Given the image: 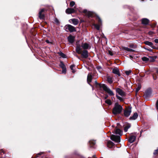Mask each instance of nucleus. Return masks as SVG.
<instances>
[{"label": "nucleus", "mask_w": 158, "mask_h": 158, "mask_svg": "<svg viewBox=\"0 0 158 158\" xmlns=\"http://www.w3.org/2000/svg\"><path fill=\"white\" fill-rule=\"evenodd\" d=\"M123 107L118 102H116L113 109V113L114 115L120 114L122 111Z\"/></svg>", "instance_id": "f257e3e1"}, {"label": "nucleus", "mask_w": 158, "mask_h": 158, "mask_svg": "<svg viewBox=\"0 0 158 158\" xmlns=\"http://www.w3.org/2000/svg\"><path fill=\"white\" fill-rule=\"evenodd\" d=\"M95 83L96 85H99L100 87L102 88L110 96H113L114 94L113 92L110 89V88L107 87L106 85L104 84H99L97 81H95Z\"/></svg>", "instance_id": "f03ea898"}, {"label": "nucleus", "mask_w": 158, "mask_h": 158, "mask_svg": "<svg viewBox=\"0 0 158 158\" xmlns=\"http://www.w3.org/2000/svg\"><path fill=\"white\" fill-rule=\"evenodd\" d=\"M64 28L67 32H72L76 31L75 27L69 24L66 25L64 26Z\"/></svg>", "instance_id": "7ed1b4c3"}, {"label": "nucleus", "mask_w": 158, "mask_h": 158, "mask_svg": "<svg viewBox=\"0 0 158 158\" xmlns=\"http://www.w3.org/2000/svg\"><path fill=\"white\" fill-rule=\"evenodd\" d=\"M111 139L116 143H119L120 141V137L119 136L112 135L110 137Z\"/></svg>", "instance_id": "20e7f679"}, {"label": "nucleus", "mask_w": 158, "mask_h": 158, "mask_svg": "<svg viewBox=\"0 0 158 158\" xmlns=\"http://www.w3.org/2000/svg\"><path fill=\"white\" fill-rule=\"evenodd\" d=\"M131 111V108H126L124 111V115L125 117H128L130 114Z\"/></svg>", "instance_id": "39448f33"}, {"label": "nucleus", "mask_w": 158, "mask_h": 158, "mask_svg": "<svg viewBox=\"0 0 158 158\" xmlns=\"http://www.w3.org/2000/svg\"><path fill=\"white\" fill-rule=\"evenodd\" d=\"M116 91L117 93L122 96H124L125 95V92L120 88H118L116 89Z\"/></svg>", "instance_id": "423d86ee"}, {"label": "nucleus", "mask_w": 158, "mask_h": 158, "mask_svg": "<svg viewBox=\"0 0 158 158\" xmlns=\"http://www.w3.org/2000/svg\"><path fill=\"white\" fill-rule=\"evenodd\" d=\"M82 57L85 58H86L88 57V52L86 50H84L81 54Z\"/></svg>", "instance_id": "0eeeda50"}, {"label": "nucleus", "mask_w": 158, "mask_h": 158, "mask_svg": "<svg viewBox=\"0 0 158 158\" xmlns=\"http://www.w3.org/2000/svg\"><path fill=\"white\" fill-rule=\"evenodd\" d=\"M44 11V9H43L41 10L39 13V17L40 19H43L44 18V15L43 13Z\"/></svg>", "instance_id": "6e6552de"}, {"label": "nucleus", "mask_w": 158, "mask_h": 158, "mask_svg": "<svg viewBox=\"0 0 158 158\" xmlns=\"http://www.w3.org/2000/svg\"><path fill=\"white\" fill-rule=\"evenodd\" d=\"M75 10L73 8H68L66 10V12L68 14H70L74 13Z\"/></svg>", "instance_id": "1a4fd4ad"}, {"label": "nucleus", "mask_w": 158, "mask_h": 158, "mask_svg": "<svg viewBox=\"0 0 158 158\" xmlns=\"http://www.w3.org/2000/svg\"><path fill=\"white\" fill-rule=\"evenodd\" d=\"M75 37L72 35H70L68 37V40L69 42L71 43H72L73 42L74 40Z\"/></svg>", "instance_id": "9d476101"}, {"label": "nucleus", "mask_w": 158, "mask_h": 158, "mask_svg": "<svg viewBox=\"0 0 158 158\" xmlns=\"http://www.w3.org/2000/svg\"><path fill=\"white\" fill-rule=\"evenodd\" d=\"M138 114L136 112L132 116L130 117L129 119L130 120H135L138 117Z\"/></svg>", "instance_id": "9b49d317"}, {"label": "nucleus", "mask_w": 158, "mask_h": 158, "mask_svg": "<svg viewBox=\"0 0 158 158\" xmlns=\"http://www.w3.org/2000/svg\"><path fill=\"white\" fill-rule=\"evenodd\" d=\"M136 139V136L131 135L129 139V142L131 143H133L135 141Z\"/></svg>", "instance_id": "f8f14e48"}, {"label": "nucleus", "mask_w": 158, "mask_h": 158, "mask_svg": "<svg viewBox=\"0 0 158 158\" xmlns=\"http://www.w3.org/2000/svg\"><path fill=\"white\" fill-rule=\"evenodd\" d=\"M112 72L114 74L118 75L119 76H120L119 69L117 68H114L113 69Z\"/></svg>", "instance_id": "ddd939ff"}, {"label": "nucleus", "mask_w": 158, "mask_h": 158, "mask_svg": "<svg viewBox=\"0 0 158 158\" xmlns=\"http://www.w3.org/2000/svg\"><path fill=\"white\" fill-rule=\"evenodd\" d=\"M144 43L146 45H148L150 47H151L152 48H155V47L153 46V44L150 42H149L148 41H146L144 42Z\"/></svg>", "instance_id": "4468645a"}, {"label": "nucleus", "mask_w": 158, "mask_h": 158, "mask_svg": "<svg viewBox=\"0 0 158 158\" xmlns=\"http://www.w3.org/2000/svg\"><path fill=\"white\" fill-rule=\"evenodd\" d=\"M92 75L90 73H89L88 74L87 76V81L88 82V83L90 85V82L91 81L92 79Z\"/></svg>", "instance_id": "2eb2a0df"}, {"label": "nucleus", "mask_w": 158, "mask_h": 158, "mask_svg": "<svg viewBox=\"0 0 158 158\" xmlns=\"http://www.w3.org/2000/svg\"><path fill=\"white\" fill-rule=\"evenodd\" d=\"M81 48L80 45H77L76 47V51L79 54L81 53Z\"/></svg>", "instance_id": "dca6fc26"}, {"label": "nucleus", "mask_w": 158, "mask_h": 158, "mask_svg": "<svg viewBox=\"0 0 158 158\" xmlns=\"http://www.w3.org/2000/svg\"><path fill=\"white\" fill-rule=\"evenodd\" d=\"M149 20L147 19H143L142 20V23L144 25H147L148 24Z\"/></svg>", "instance_id": "f3484780"}, {"label": "nucleus", "mask_w": 158, "mask_h": 158, "mask_svg": "<svg viewBox=\"0 0 158 158\" xmlns=\"http://www.w3.org/2000/svg\"><path fill=\"white\" fill-rule=\"evenodd\" d=\"M115 133L116 134L121 135H122L123 132L120 129L117 128H116Z\"/></svg>", "instance_id": "a211bd4d"}, {"label": "nucleus", "mask_w": 158, "mask_h": 158, "mask_svg": "<svg viewBox=\"0 0 158 158\" xmlns=\"http://www.w3.org/2000/svg\"><path fill=\"white\" fill-rule=\"evenodd\" d=\"M123 50L130 52H132L134 51V50L126 47H123Z\"/></svg>", "instance_id": "6ab92c4d"}, {"label": "nucleus", "mask_w": 158, "mask_h": 158, "mask_svg": "<svg viewBox=\"0 0 158 158\" xmlns=\"http://www.w3.org/2000/svg\"><path fill=\"white\" fill-rule=\"evenodd\" d=\"M72 23L75 25H77L78 23V19H73L70 20Z\"/></svg>", "instance_id": "aec40b11"}, {"label": "nucleus", "mask_w": 158, "mask_h": 158, "mask_svg": "<svg viewBox=\"0 0 158 158\" xmlns=\"http://www.w3.org/2000/svg\"><path fill=\"white\" fill-rule=\"evenodd\" d=\"M81 47L84 49H88L89 47V45L85 43L84 44H82Z\"/></svg>", "instance_id": "412c9836"}, {"label": "nucleus", "mask_w": 158, "mask_h": 158, "mask_svg": "<svg viewBox=\"0 0 158 158\" xmlns=\"http://www.w3.org/2000/svg\"><path fill=\"white\" fill-rule=\"evenodd\" d=\"M89 143L90 145H91L92 146H93L95 144L96 142L95 140H91L89 141Z\"/></svg>", "instance_id": "4be33fe9"}, {"label": "nucleus", "mask_w": 158, "mask_h": 158, "mask_svg": "<svg viewBox=\"0 0 158 158\" xmlns=\"http://www.w3.org/2000/svg\"><path fill=\"white\" fill-rule=\"evenodd\" d=\"M105 102L106 104H108V105H110L112 103L111 101V100L110 99H106V100Z\"/></svg>", "instance_id": "5701e85b"}, {"label": "nucleus", "mask_w": 158, "mask_h": 158, "mask_svg": "<svg viewBox=\"0 0 158 158\" xmlns=\"http://www.w3.org/2000/svg\"><path fill=\"white\" fill-rule=\"evenodd\" d=\"M130 125H127L124 128V131L125 132H126L127 131L128 129L130 128Z\"/></svg>", "instance_id": "b1692460"}, {"label": "nucleus", "mask_w": 158, "mask_h": 158, "mask_svg": "<svg viewBox=\"0 0 158 158\" xmlns=\"http://www.w3.org/2000/svg\"><path fill=\"white\" fill-rule=\"evenodd\" d=\"M59 54L60 56L63 57V58H66V55L62 52H59Z\"/></svg>", "instance_id": "393cba45"}, {"label": "nucleus", "mask_w": 158, "mask_h": 158, "mask_svg": "<svg viewBox=\"0 0 158 158\" xmlns=\"http://www.w3.org/2000/svg\"><path fill=\"white\" fill-rule=\"evenodd\" d=\"M60 66L62 69L65 68V66L64 64L62 61L60 62V63L59 65Z\"/></svg>", "instance_id": "a878e982"}, {"label": "nucleus", "mask_w": 158, "mask_h": 158, "mask_svg": "<svg viewBox=\"0 0 158 158\" xmlns=\"http://www.w3.org/2000/svg\"><path fill=\"white\" fill-rule=\"evenodd\" d=\"M107 81L110 84L112 83L113 82L112 79L110 77H108L107 78Z\"/></svg>", "instance_id": "bb28decb"}, {"label": "nucleus", "mask_w": 158, "mask_h": 158, "mask_svg": "<svg viewBox=\"0 0 158 158\" xmlns=\"http://www.w3.org/2000/svg\"><path fill=\"white\" fill-rule=\"evenodd\" d=\"M54 22L56 24L59 25L60 24V22L59 20L56 18L54 20Z\"/></svg>", "instance_id": "cd10ccee"}, {"label": "nucleus", "mask_w": 158, "mask_h": 158, "mask_svg": "<svg viewBox=\"0 0 158 158\" xmlns=\"http://www.w3.org/2000/svg\"><path fill=\"white\" fill-rule=\"evenodd\" d=\"M142 60L143 61H148L149 60V59L146 57H144L142 58Z\"/></svg>", "instance_id": "c85d7f7f"}, {"label": "nucleus", "mask_w": 158, "mask_h": 158, "mask_svg": "<svg viewBox=\"0 0 158 158\" xmlns=\"http://www.w3.org/2000/svg\"><path fill=\"white\" fill-rule=\"evenodd\" d=\"M141 88V86L140 85H139L138 86L137 88L136 89V92L137 93L139 91L140 89Z\"/></svg>", "instance_id": "c756f323"}, {"label": "nucleus", "mask_w": 158, "mask_h": 158, "mask_svg": "<svg viewBox=\"0 0 158 158\" xmlns=\"http://www.w3.org/2000/svg\"><path fill=\"white\" fill-rule=\"evenodd\" d=\"M94 27L96 28L99 30L100 29V26L98 24H94Z\"/></svg>", "instance_id": "7c9ffc66"}, {"label": "nucleus", "mask_w": 158, "mask_h": 158, "mask_svg": "<svg viewBox=\"0 0 158 158\" xmlns=\"http://www.w3.org/2000/svg\"><path fill=\"white\" fill-rule=\"evenodd\" d=\"M86 14L88 17H91L92 15L91 13L89 11L87 12Z\"/></svg>", "instance_id": "2f4dec72"}, {"label": "nucleus", "mask_w": 158, "mask_h": 158, "mask_svg": "<svg viewBox=\"0 0 158 158\" xmlns=\"http://www.w3.org/2000/svg\"><path fill=\"white\" fill-rule=\"evenodd\" d=\"M75 4V3L73 1H72L70 2V6L73 7V6Z\"/></svg>", "instance_id": "473e14b6"}, {"label": "nucleus", "mask_w": 158, "mask_h": 158, "mask_svg": "<svg viewBox=\"0 0 158 158\" xmlns=\"http://www.w3.org/2000/svg\"><path fill=\"white\" fill-rule=\"evenodd\" d=\"M125 72L127 75H129L131 73V70H129L128 71H126Z\"/></svg>", "instance_id": "72a5a7b5"}, {"label": "nucleus", "mask_w": 158, "mask_h": 158, "mask_svg": "<svg viewBox=\"0 0 158 158\" xmlns=\"http://www.w3.org/2000/svg\"><path fill=\"white\" fill-rule=\"evenodd\" d=\"M74 65H72L70 67L71 69L72 70V72L73 73L75 72V71L73 69V68L74 67Z\"/></svg>", "instance_id": "f704fd0d"}, {"label": "nucleus", "mask_w": 158, "mask_h": 158, "mask_svg": "<svg viewBox=\"0 0 158 158\" xmlns=\"http://www.w3.org/2000/svg\"><path fill=\"white\" fill-rule=\"evenodd\" d=\"M107 144L108 145H111L113 146L114 144V143L111 141H108Z\"/></svg>", "instance_id": "c9c22d12"}, {"label": "nucleus", "mask_w": 158, "mask_h": 158, "mask_svg": "<svg viewBox=\"0 0 158 158\" xmlns=\"http://www.w3.org/2000/svg\"><path fill=\"white\" fill-rule=\"evenodd\" d=\"M108 53L111 56H113L114 54V53L110 50H109L108 51Z\"/></svg>", "instance_id": "e433bc0d"}, {"label": "nucleus", "mask_w": 158, "mask_h": 158, "mask_svg": "<svg viewBox=\"0 0 158 158\" xmlns=\"http://www.w3.org/2000/svg\"><path fill=\"white\" fill-rule=\"evenodd\" d=\"M116 96L117 98L119 100H120V101H122L123 100V99L121 97L118 96L117 95H116Z\"/></svg>", "instance_id": "4c0bfd02"}, {"label": "nucleus", "mask_w": 158, "mask_h": 158, "mask_svg": "<svg viewBox=\"0 0 158 158\" xmlns=\"http://www.w3.org/2000/svg\"><path fill=\"white\" fill-rule=\"evenodd\" d=\"M62 69V73H65L66 72V69L65 68H63Z\"/></svg>", "instance_id": "58836bf2"}, {"label": "nucleus", "mask_w": 158, "mask_h": 158, "mask_svg": "<svg viewBox=\"0 0 158 158\" xmlns=\"http://www.w3.org/2000/svg\"><path fill=\"white\" fill-rule=\"evenodd\" d=\"M158 153V149H156L155 150V151L153 153V154L154 155H156V154H157Z\"/></svg>", "instance_id": "ea45409f"}, {"label": "nucleus", "mask_w": 158, "mask_h": 158, "mask_svg": "<svg viewBox=\"0 0 158 158\" xmlns=\"http://www.w3.org/2000/svg\"><path fill=\"white\" fill-rule=\"evenodd\" d=\"M144 48L145 49L148 50V51H149L150 52H152V49H151V48H146L145 47H144L143 48Z\"/></svg>", "instance_id": "a19ab883"}, {"label": "nucleus", "mask_w": 158, "mask_h": 158, "mask_svg": "<svg viewBox=\"0 0 158 158\" xmlns=\"http://www.w3.org/2000/svg\"><path fill=\"white\" fill-rule=\"evenodd\" d=\"M156 109L158 110V100L157 101L156 103Z\"/></svg>", "instance_id": "79ce46f5"}, {"label": "nucleus", "mask_w": 158, "mask_h": 158, "mask_svg": "<svg viewBox=\"0 0 158 158\" xmlns=\"http://www.w3.org/2000/svg\"><path fill=\"white\" fill-rule=\"evenodd\" d=\"M46 42H47L48 43H52V42H50L49 40H46Z\"/></svg>", "instance_id": "37998d69"}, {"label": "nucleus", "mask_w": 158, "mask_h": 158, "mask_svg": "<svg viewBox=\"0 0 158 158\" xmlns=\"http://www.w3.org/2000/svg\"><path fill=\"white\" fill-rule=\"evenodd\" d=\"M98 21L99 23H101V20L99 17H98Z\"/></svg>", "instance_id": "c03bdc74"}, {"label": "nucleus", "mask_w": 158, "mask_h": 158, "mask_svg": "<svg viewBox=\"0 0 158 158\" xmlns=\"http://www.w3.org/2000/svg\"><path fill=\"white\" fill-rule=\"evenodd\" d=\"M155 42L156 43H158V39H156L154 40Z\"/></svg>", "instance_id": "a18cd8bd"}, {"label": "nucleus", "mask_w": 158, "mask_h": 158, "mask_svg": "<svg viewBox=\"0 0 158 158\" xmlns=\"http://www.w3.org/2000/svg\"><path fill=\"white\" fill-rule=\"evenodd\" d=\"M108 95H106L104 98V99H107V98H108Z\"/></svg>", "instance_id": "49530a36"}, {"label": "nucleus", "mask_w": 158, "mask_h": 158, "mask_svg": "<svg viewBox=\"0 0 158 158\" xmlns=\"http://www.w3.org/2000/svg\"><path fill=\"white\" fill-rule=\"evenodd\" d=\"M75 56L76 57H77L78 58V59H80V58H79V56H78L77 55H75Z\"/></svg>", "instance_id": "de8ad7c7"}, {"label": "nucleus", "mask_w": 158, "mask_h": 158, "mask_svg": "<svg viewBox=\"0 0 158 158\" xmlns=\"http://www.w3.org/2000/svg\"><path fill=\"white\" fill-rule=\"evenodd\" d=\"M98 69H101V67H99H99H98Z\"/></svg>", "instance_id": "09e8293b"}, {"label": "nucleus", "mask_w": 158, "mask_h": 158, "mask_svg": "<svg viewBox=\"0 0 158 158\" xmlns=\"http://www.w3.org/2000/svg\"><path fill=\"white\" fill-rule=\"evenodd\" d=\"M156 72L158 74V69H157Z\"/></svg>", "instance_id": "8fccbe9b"}, {"label": "nucleus", "mask_w": 158, "mask_h": 158, "mask_svg": "<svg viewBox=\"0 0 158 158\" xmlns=\"http://www.w3.org/2000/svg\"><path fill=\"white\" fill-rule=\"evenodd\" d=\"M91 85L92 87H93V86H92L91 85Z\"/></svg>", "instance_id": "3c124183"}, {"label": "nucleus", "mask_w": 158, "mask_h": 158, "mask_svg": "<svg viewBox=\"0 0 158 158\" xmlns=\"http://www.w3.org/2000/svg\"><path fill=\"white\" fill-rule=\"evenodd\" d=\"M147 94V93H146V94Z\"/></svg>", "instance_id": "603ef678"}]
</instances>
